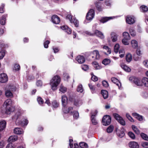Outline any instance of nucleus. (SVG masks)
<instances>
[{
    "label": "nucleus",
    "instance_id": "obj_1",
    "mask_svg": "<svg viewBox=\"0 0 148 148\" xmlns=\"http://www.w3.org/2000/svg\"><path fill=\"white\" fill-rule=\"evenodd\" d=\"M130 81L138 86H141L143 85L146 87H148V78L146 77H143L141 80L137 78L130 77Z\"/></svg>",
    "mask_w": 148,
    "mask_h": 148
},
{
    "label": "nucleus",
    "instance_id": "obj_2",
    "mask_svg": "<svg viewBox=\"0 0 148 148\" xmlns=\"http://www.w3.org/2000/svg\"><path fill=\"white\" fill-rule=\"evenodd\" d=\"M60 82V78L59 76L56 75L53 77L50 82L51 88L53 90L57 89V87Z\"/></svg>",
    "mask_w": 148,
    "mask_h": 148
},
{
    "label": "nucleus",
    "instance_id": "obj_3",
    "mask_svg": "<svg viewBox=\"0 0 148 148\" xmlns=\"http://www.w3.org/2000/svg\"><path fill=\"white\" fill-rule=\"evenodd\" d=\"M111 118L109 115H106L103 116L102 120L103 124L105 126L109 125L111 122Z\"/></svg>",
    "mask_w": 148,
    "mask_h": 148
},
{
    "label": "nucleus",
    "instance_id": "obj_4",
    "mask_svg": "<svg viewBox=\"0 0 148 148\" xmlns=\"http://www.w3.org/2000/svg\"><path fill=\"white\" fill-rule=\"evenodd\" d=\"M113 116L114 118L121 125H125V122L123 118L118 114L113 113Z\"/></svg>",
    "mask_w": 148,
    "mask_h": 148
},
{
    "label": "nucleus",
    "instance_id": "obj_5",
    "mask_svg": "<svg viewBox=\"0 0 148 148\" xmlns=\"http://www.w3.org/2000/svg\"><path fill=\"white\" fill-rule=\"evenodd\" d=\"M8 77L6 74L5 73L0 74V82L4 83L8 81Z\"/></svg>",
    "mask_w": 148,
    "mask_h": 148
},
{
    "label": "nucleus",
    "instance_id": "obj_6",
    "mask_svg": "<svg viewBox=\"0 0 148 148\" xmlns=\"http://www.w3.org/2000/svg\"><path fill=\"white\" fill-rule=\"evenodd\" d=\"M97 110L95 111L94 113H93L92 112H91V120L92 123L93 125H96L98 123L97 121L96 120L95 118V116L97 114Z\"/></svg>",
    "mask_w": 148,
    "mask_h": 148
},
{
    "label": "nucleus",
    "instance_id": "obj_7",
    "mask_svg": "<svg viewBox=\"0 0 148 148\" xmlns=\"http://www.w3.org/2000/svg\"><path fill=\"white\" fill-rule=\"evenodd\" d=\"M51 20L53 23L55 24H58L60 21V19L57 15H54L51 17Z\"/></svg>",
    "mask_w": 148,
    "mask_h": 148
},
{
    "label": "nucleus",
    "instance_id": "obj_8",
    "mask_svg": "<svg viewBox=\"0 0 148 148\" xmlns=\"http://www.w3.org/2000/svg\"><path fill=\"white\" fill-rule=\"evenodd\" d=\"M76 59L78 62L80 64L82 63L85 61V59L84 56L80 55L77 56Z\"/></svg>",
    "mask_w": 148,
    "mask_h": 148
},
{
    "label": "nucleus",
    "instance_id": "obj_9",
    "mask_svg": "<svg viewBox=\"0 0 148 148\" xmlns=\"http://www.w3.org/2000/svg\"><path fill=\"white\" fill-rule=\"evenodd\" d=\"M116 130L117 134L121 138L124 136L125 133L123 130L116 128Z\"/></svg>",
    "mask_w": 148,
    "mask_h": 148
},
{
    "label": "nucleus",
    "instance_id": "obj_10",
    "mask_svg": "<svg viewBox=\"0 0 148 148\" xmlns=\"http://www.w3.org/2000/svg\"><path fill=\"white\" fill-rule=\"evenodd\" d=\"M111 81L118 86L119 89H120L121 86V84L117 79L115 77H112L111 78Z\"/></svg>",
    "mask_w": 148,
    "mask_h": 148
},
{
    "label": "nucleus",
    "instance_id": "obj_11",
    "mask_svg": "<svg viewBox=\"0 0 148 148\" xmlns=\"http://www.w3.org/2000/svg\"><path fill=\"white\" fill-rule=\"evenodd\" d=\"M12 101L10 99H7L4 102V106L5 107H12Z\"/></svg>",
    "mask_w": 148,
    "mask_h": 148
},
{
    "label": "nucleus",
    "instance_id": "obj_12",
    "mask_svg": "<svg viewBox=\"0 0 148 148\" xmlns=\"http://www.w3.org/2000/svg\"><path fill=\"white\" fill-rule=\"evenodd\" d=\"M16 123H18V125H20L21 126H23L25 125H26L28 123V121L27 120L25 119L23 121L18 122V120L17 119L16 121Z\"/></svg>",
    "mask_w": 148,
    "mask_h": 148
},
{
    "label": "nucleus",
    "instance_id": "obj_13",
    "mask_svg": "<svg viewBox=\"0 0 148 148\" xmlns=\"http://www.w3.org/2000/svg\"><path fill=\"white\" fill-rule=\"evenodd\" d=\"M62 106H66L67 103L68 99L65 95H62Z\"/></svg>",
    "mask_w": 148,
    "mask_h": 148
},
{
    "label": "nucleus",
    "instance_id": "obj_14",
    "mask_svg": "<svg viewBox=\"0 0 148 148\" xmlns=\"http://www.w3.org/2000/svg\"><path fill=\"white\" fill-rule=\"evenodd\" d=\"M111 38L113 42H115L117 40L116 34L114 32H112L110 34Z\"/></svg>",
    "mask_w": 148,
    "mask_h": 148
},
{
    "label": "nucleus",
    "instance_id": "obj_15",
    "mask_svg": "<svg viewBox=\"0 0 148 148\" xmlns=\"http://www.w3.org/2000/svg\"><path fill=\"white\" fill-rule=\"evenodd\" d=\"M66 106H63V107L62 108L63 112L65 113H68L70 111H71L73 109V108L70 107L68 108L66 107Z\"/></svg>",
    "mask_w": 148,
    "mask_h": 148
},
{
    "label": "nucleus",
    "instance_id": "obj_16",
    "mask_svg": "<svg viewBox=\"0 0 148 148\" xmlns=\"http://www.w3.org/2000/svg\"><path fill=\"white\" fill-rule=\"evenodd\" d=\"M115 18L114 16L106 17L103 18L100 21V22L104 23L109 20Z\"/></svg>",
    "mask_w": 148,
    "mask_h": 148
},
{
    "label": "nucleus",
    "instance_id": "obj_17",
    "mask_svg": "<svg viewBox=\"0 0 148 148\" xmlns=\"http://www.w3.org/2000/svg\"><path fill=\"white\" fill-rule=\"evenodd\" d=\"M6 122L5 121H2L0 122V132L2 131L6 127Z\"/></svg>",
    "mask_w": 148,
    "mask_h": 148
},
{
    "label": "nucleus",
    "instance_id": "obj_18",
    "mask_svg": "<svg viewBox=\"0 0 148 148\" xmlns=\"http://www.w3.org/2000/svg\"><path fill=\"white\" fill-rule=\"evenodd\" d=\"M95 34L98 37L101 39L104 38V36L103 34L100 31L96 30L95 32Z\"/></svg>",
    "mask_w": 148,
    "mask_h": 148
},
{
    "label": "nucleus",
    "instance_id": "obj_19",
    "mask_svg": "<svg viewBox=\"0 0 148 148\" xmlns=\"http://www.w3.org/2000/svg\"><path fill=\"white\" fill-rule=\"evenodd\" d=\"M14 133L17 134H20L23 133V131L21 128L17 127L14 129Z\"/></svg>",
    "mask_w": 148,
    "mask_h": 148
},
{
    "label": "nucleus",
    "instance_id": "obj_20",
    "mask_svg": "<svg viewBox=\"0 0 148 148\" xmlns=\"http://www.w3.org/2000/svg\"><path fill=\"white\" fill-rule=\"evenodd\" d=\"M61 28L62 30H64L65 32L69 34H71V29L69 28L67 26L63 25L61 27Z\"/></svg>",
    "mask_w": 148,
    "mask_h": 148
},
{
    "label": "nucleus",
    "instance_id": "obj_21",
    "mask_svg": "<svg viewBox=\"0 0 148 148\" xmlns=\"http://www.w3.org/2000/svg\"><path fill=\"white\" fill-rule=\"evenodd\" d=\"M18 139L17 136H11L8 138V140L10 143L16 141Z\"/></svg>",
    "mask_w": 148,
    "mask_h": 148
},
{
    "label": "nucleus",
    "instance_id": "obj_22",
    "mask_svg": "<svg viewBox=\"0 0 148 148\" xmlns=\"http://www.w3.org/2000/svg\"><path fill=\"white\" fill-rule=\"evenodd\" d=\"M132 115L139 121H142L143 120V117L136 113H132Z\"/></svg>",
    "mask_w": 148,
    "mask_h": 148
},
{
    "label": "nucleus",
    "instance_id": "obj_23",
    "mask_svg": "<svg viewBox=\"0 0 148 148\" xmlns=\"http://www.w3.org/2000/svg\"><path fill=\"white\" fill-rule=\"evenodd\" d=\"M82 101L78 99H75L74 101V104L77 106H78L82 104Z\"/></svg>",
    "mask_w": 148,
    "mask_h": 148
},
{
    "label": "nucleus",
    "instance_id": "obj_24",
    "mask_svg": "<svg viewBox=\"0 0 148 148\" xmlns=\"http://www.w3.org/2000/svg\"><path fill=\"white\" fill-rule=\"evenodd\" d=\"M130 147L132 148H138L139 145L136 142H130Z\"/></svg>",
    "mask_w": 148,
    "mask_h": 148
},
{
    "label": "nucleus",
    "instance_id": "obj_25",
    "mask_svg": "<svg viewBox=\"0 0 148 148\" xmlns=\"http://www.w3.org/2000/svg\"><path fill=\"white\" fill-rule=\"evenodd\" d=\"M6 110L5 113L7 114H10L11 112L14 110V108L12 107H5Z\"/></svg>",
    "mask_w": 148,
    "mask_h": 148
},
{
    "label": "nucleus",
    "instance_id": "obj_26",
    "mask_svg": "<svg viewBox=\"0 0 148 148\" xmlns=\"http://www.w3.org/2000/svg\"><path fill=\"white\" fill-rule=\"evenodd\" d=\"M101 94L104 99H107L108 97V92L106 90H102L101 91Z\"/></svg>",
    "mask_w": 148,
    "mask_h": 148
},
{
    "label": "nucleus",
    "instance_id": "obj_27",
    "mask_svg": "<svg viewBox=\"0 0 148 148\" xmlns=\"http://www.w3.org/2000/svg\"><path fill=\"white\" fill-rule=\"evenodd\" d=\"M7 17L6 15H3L2 16L0 20V23L1 25H4L5 23V18Z\"/></svg>",
    "mask_w": 148,
    "mask_h": 148
},
{
    "label": "nucleus",
    "instance_id": "obj_28",
    "mask_svg": "<svg viewBox=\"0 0 148 148\" xmlns=\"http://www.w3.org/2000/svg\"><path fill=\"white\" fill-rule=\"evenodd\" d=\"M88 15L92 16L93 15L94 16V11L93 10L91 9L90 10L89 12H88L86 16V19H88L90 18V17H89Z\"/></svg>",
    "mask_w": 148,
    "mask_h": 148
},
{
    "label": "nucleus",
    "instance_id": "obj_29",
    "mask_svg": "<svg viewBox=\"0 0 148 148\" xmlns=\"http://www.w3.org/2000/svg\"><path fill=\"white\" fill-rule=\"evenodd\" d=\"M92 54L94 55L95 56V58L96 59H99L100 57L99 51L97 50L94 51Z\"/></svg>",
    "mask_w": 148,
    "mask_h": 148
},
{
    "label": "nucleus",
    "instance_id": "obj_30",
    "mask_svg": "<svg viewBox=\"0 0 148 148\" xmlns=\"http://www.w3.org/2000/svg\"><path fill=\"white\" fill-rule=\"evenodd\" d=\"M121 66L125 71L128 72L130 71V68L126 65L123 64H121Z\"/></svg>",
    "mask_w": 148,
    "mask_h": 148
},
{
    "label": "nucleus",
    "instance_id": "obj_31",
    "mask_svg": "<svg viewBox=\"0 0 148 148\" xmlns=\"http://www.w3.org/2000/svg\"><path fill=\"white\" fill-rule=\"evenodd\" d=\"M5 95L8 97H13L12 93L10 90H7L5 91Z\"/></svg>",
    "mask_w": 148,
    "mask_h": 148
},
{
    "label": "nucleus",
    "instance_id": "obj_32",
    "mask_svg": "<svg viewBox=\"0 0 148 148\" xmlns=\"http://www.w3.org/2000/svg\"><path fill=\"white\" fill-rule=\"evenodd\" d=\"M140 10L143 12H147L148 10V8L145 5H142L140 7Z\"/></svg>",
    "mask_w": 148,
    "mask_h": 148
},
{
    "label": "nucleus",
    "instance_id": "obj_33",
    "mask_svg": "<svg viewBox=\"0 0 148 148\" xmlns=\"http://www.w3.org/2000/svg\"><path fill=\"white\" fill-rule=\"evenodd\" d=\"M131 44L132 47L134 48H136L138 46V43L136 40H133L131 41Z\"/></svg>",
    "mask_w": 148,
    "mask_h": 148
},
{
    "label": "nucleus",
    "instance_id": "obj_34",
    "mask_svg": "<svg viewBox=\"0 0 148 148\" xmlns=\"http://www.w3.org/2000/svg\"><path fill=\"white\" fill-rule=\"evenodd\" d=\"M52 103L53 107L54 108H57L59 106V103L57 102L56 101L54 100L53 101Z\"/></svg>",
    "mask_w": 148,
    "mask_h": 148
},
{
    "label": "nucleus",
    "instance_id": "obj_35",
    "mask_svg": "<svg viewBox=\"0 0 148 148\" xmlns=\"http://www.w3.org/2000/svg\"><path fill=\"white\" fill-rule=\"evenodd\" d=\"M77 91L80 92H82L83 91V88L82 84H79L77 87Z\"/></svg>",
    "mask_w": 148,
    "mask_h": 148
},
{
    "label": "nucleus",
    "instance_id": "obj_36",
    "mask_svg": "<svg viewBox=\"0 0 148 148\" xmlns=\"http://www.w3.org/2000/svg\"><path fill=\"white\" fill-rule=\"evenodd\" d=\"M79 146L81 148H88L87 144L84 142H81L79 143Z\"/></svg>",
    "mask_w": 148,
    "mask_h": 148
},
{
    "label": "nucleus",
    "instance_id": "obj_37",
    "mask_svg": "<svg viewBox=\"0 0 148 148\" xmlns=\"http://www.w3.org/2000/svg\"><path fill=\"white\" fill-rule=\"evenodd\" d=\"M60 91L62 93H64L66 92L67 90L66 88L64 87L62 85L60 86V88L59 89Z\"/></svg>",
    "mask_w": 148,
    "mask_h": 148
},
{
    "label": "nucleus",
    "instance_id": "obj_38",
    "mask_svg": "<svg viewBox=\"0 0 148 148\" xmlns=\"http://www.w3.org/2000/svg\"><path fill=\"white\" fill-rule=\"evenodd\" d=\"M132 128L133 131L136 134H138L140 133L139 131L136 126L134 125H132Z\"/></svg>",
    "mask_w": 148,
    "mask_h": 148
},
{
    "label": "nucleus",
    "instance_id": "obj_39",
    "mask_svg": "<svg viewBox=\"0 0 148 148\" xmlns=\"http://www.w3.org/2000/svg\"><path fill=\"white\" fill-rule=\"evenodd\" d=\"M136 21L135 17L133 16H130V24L134 23Z\"/></svg>",
    "mask_w": 148,
    "mask_h": 148
},
{
    "label": "nucleus",
    "instance_id": "obj_40",
    "mask_svg": "<svg viewBox=\"0 0 148 148\" xmlns=\"http://www.w3.org/2000/svg\"><path fill=\"white\" fill-rule=\"evenodd\" d=\"M95 68L96 69H100V67L99 66V65L98 64L97 62H93L92 63Z\"/></svg>",
    "mask_w": 148,
    "mask_h": 148
},
{
    "label": "nucleus",
    "instance_id": "obj_41",
    "mask_svg": "<svg viewBox=\"0 0 148 148\" xmlns=\"http://www.w3.org/2000/svg\"><path fill=\"white\" fill-rule=\"evenodd\" d=\"M73 23L76 27H78L79 25V22L75 18H73V20H72V23Z\"/></svg>",
    "mask_w": 148,
    "mask_h": 148
},
{
    "label": "nucleus",
    "instance_id": "obj_42",
    "mask_svg": "<svg viewBox=\"0 0 148 148\" xmlns=\"http://www.w3.org/2000/svg\"><path fill=\"white\" fill-rule=\"evenodd\" d=\"M114 129V127L112 125H110L107 129V131L108 133H111L112 132Z\"/></svg>",
    "mask_w": 148,
    "mask_h": 148
},
{
    "label": "nucleus",
    "instance_id": "obj_43",
    "mask_svg": "<svg viewBox=\"0 0 148 148\" xmlns=\"http://www.w3.org/2000/svg\"><path fill=\"white\" fill-rule=\"evenodd\" d=\"M119 48V45L118 44H116L114 47V51L115 53H117Z\"/></svg>",
    "mask_w": 148,
    "mask_h": 148
},
{
    "label": "nucleus",
    "instance_id": "obj_44",
    "mask_svg": "<svg viewBox=\"0 0 148 148\" xmlns=\"http://www.w3.org/2000/svg\"><path fill=\"white\" fill-rule=\"evenodd\" d=\"M140 136L143 139L148 140V136L146 134L143 133H142L140 134Z\"/></svg>",
    "mask_w": 148,
    "mask_h": 148
},
{
    "label": "nucleus",
    "instance_id": "obj_45",
    "mask_svg": "<svg viewBox=\"0 0 148 148\" xmlns=\"http://www.w3.org/2000/svg\"><path fill=\"white\" fill-rule=\"evenodd\" d=\"M88 86L91 92L93 93L95 90V86L90 84H88Z\"/></svg>",
    "mask_w": 148,
    "mask_h": 148
},
{
    "label": "nucleus",
    "instance_id": "obj_46",
    "mask_svg": "<svg viewBox=\"0 0 148 148\" xmlns=\"http://www.w3.org/2000/svg\"><path fill=\"white\" fill-rule=\"evenodd\" d=\"M95 6L96 7L97 9L99 11H101L102 10V8H101V6L100 5L99 2L97 3H95Z\"/></svg>",
    "mask_w": 148,
    "mask_h": 148
},
{
    "label": "nucleus",
    "instance_id": "obj_47",
    "mask_svg": "<svg viewBox=\"0 0 148 148\" xmlns=\"http://www.w3.org/2000/svg\"><path fill=\"white\" fill-rule=\"evenodd\" d=\"M73 116L74 119H77L79 116V114L78 112L77 111H74L73 112Z\"/></svg>",
    "mask_w": 148,
    "mask_h": 148
},
{
    "label": "nucleus",
    "instance_id": "obj_48",
    "mask_svg": "<svg viewBox=\"0 0 148 148\" xmlns=\"http://www.w3.org/2000/svg\"><path fill=\"white\" fill-rule=\"evenodd\" d=\"M5 54V51L4 50L0 52V60L3 58Z\"/></svg>",
    "mask_w": 148,
    "mask_h": 148
},
{
    "label": "nucleus",
    "instance_id": "obj_49",
    "mask_svg": "<svg viewBox=\"0 0 148 148\" xmlns=\"http://www.w3.org/2000/svg\"><path fill=\"white\" fill-rule=\"evenodd\" d=\"M110 62V60L107 59H106L102 61V63L105 65H107Z\"/></svg>",
    "mask_w": 148,
    "mask_h": 148
},
{
    "label": "nucleus",
    "instance_id": "obj_50",
    "mask_svg": "<svg viewBox=\"0 0 148 148\" xmlns=\"http://www.w3.org/2000/svg\"><path fill=\"white\" fill-rule=\"evenodd\" d=\"M122 43L125 45H128L129 44L128 40L127 38H124L122 40Z\"/></svg>",
    "mask_w": 148,
    "mask_h": 148
},
{
    "label": "nucleus",
    "instance_id": "obj_51",
    "mask_svg": "<svg viewBox=\"0 0 148 148\" xmlns=\"http://www.w3.org/2000/svg\"><path fill=\"white\" fill-rule=\"evenodd\" d=\"M37 100L39 104H42L44 102L43 100L40 97H38L37 99Z\"/></svg>",
    "mask_w": 148,
    "mask_h": 148
},
{
    "label": "nucleus",
    "instance_id": "obj_52",
    "mask_svg": "<svg viewBox=\"0 0 148 148\" xmlns=\"http://www.w3.org/2000/svg\"><path fill=\"white\" fill-rule=\"evenodd\" d=\"M142 97L145 99H147L148 97V93L146 92H144L142 94Z\"/></svg>",
    "mask_w": 148,
    "mask_h": 148
},
{
    "label": "nucleus",
    "instance_id": "obj_53",
    "mask_svg": "<svg viewBox=\"0 0 148 148\" xmlns=\"http://www.w3.org/2000/svg\"><path fill=\"white\" fill-rule=\"evenodd\" d=\"M6 148H15V146L14 144L10 143L7 145Z\"/></svg>",
    "mask_w": 148,
    "mask_h": 148
},
{
    "label": "nucleus",
    "instance_id": "obj_54",
    "mask_svg": "<svg viewBox=\"0 0 148 148\" xmlns=\"http://www.w3.org/2000/svg\"><path fill=\"white\" fill-rule=\"evenodd\" d=\"M123 35L124 38H127V37L129 36V34L127 32H124L123 33Z\"/></svg>",
    "mask_w": 148,
    "mask_h": 148
},
{
    "label": "nucleus",
    "instance_id": "obj_55",
    "mask_svg": "<svg viewBox=\"0 0 148 148\" xmlns=\"http://www.w3.org/2000/svg\"><path fill=\"white\" fill-rule=\"evenodd\" d=\"M103 48L106 50H107V52L109 54H110L111 53V49L108 46H104L103 47Z\"/></svg>",
    "mask_w": 148,
    "mask_h": 148
},
{
    "label": "nucleus",
    "instance_id": "obj_56",
    "mask_svg": "<svg viewBox=\"0 0 148 148\" xmlns=\"http://www.w3.org/2000/svg\"><path fill=\"white\" fill-rule=\"evenodd\" d=\"M82 69L84 71H86L88 69V66L87 65H83L82 66Z\"/></svg>",
    "mask_w": 148,
    "mask_h": 148
},
{
    "label": "nucleus",
    "instance_id": "obj_57",
    "mask_svg": "<svg viewBox=\"0 0 148 148\" xmlns=\"http://www.w3.org/2000/svg\"><path fill=\"white\" fill-rule=\"evenodd\" d=\"M142 146L145 148H148V143L147 142H143L142 143Z\"/></svg>",
    "mask_w": 148,
    "mask_h": 148
},
{
    "label": "nucleus",
    "instance_id": "obj_58",
    "mask_svg": "<svg viewBox=\"0 0 148 148\" xmlns=\"http://www.w3.org/2000/svg\"><path fill=\"white\" fill-rule=\"evenodd\" d=\"M20 66L18 64H16L14 65V69L16 71H18L20 69Z\"/></svg>",
    "mask_w": 148,
    "mask_h": 148
},
{
    "label": "nucleus",
    "instance_id": "obj_59",
    "mask_svg": "<svg viewBox=\"0 0 148 148\" xmlns=\"http://www.w3.org/2000/svg\"><path fill=\"white\" fill-rule=\"evenodd\" d=\"M103 85L105 87H107L108 86V84L107 82L103 81L102 82Z\"/></svg>",
    "mask_w": 148,
    "mask_h": 148
},
{
    "label": "nucleus",
    "instance_id": "obj_60",
    "mask_svg": "<svg viewBox=\"0 0 148 148\" xmlns=\"http://www.w3.org/2000/svg\"><path fill=\"white\" fill-rule=\"evenodd\" d=\"M50 42L48 40L46 41L44 44V47L45 48H47L48 47V45L49 43Z\"/></svg>",
    "mask_w": 148,
    "mask_h": 148
},
{
    "label": "nucleus",
    "instance_id": "obj_61",
    "mask_svg": "<svg viewBox=\"0 0 148 148\" xmlns=\"http://www.w3.org/2000/svg\"><path fill=\"white\" fill-rule=\"evenodd\" d=\"M130 34L132 36H134L135 35V32L133 29H130Z\"/></svg>",
    "mask_w": 148,
    "mask_h": 148
},
{
    "label": "nucleus",
    "instance_id": "obj_62",
    "mask_svg": "<svg viewBox=\"0 0 148 148\" xmlns=\"http://www.w3.org/2000/svg\"><path fill=\"white\" fill-rule=\"evenodd\" d=\"M36 85L40 87L42 85V83L41 81L38 80L36 82Z\"/></svg>",
    "mask_w": 148,
    "mask_h": 148
},
{
    "label": "nucleus",
    "instance_id": "obj_63",
    "mask_svg": "<svg viewBox=\"0 0 148 148\" xmlns=\"http://www.w3.org/2000/svg\"><path fill=\"white\" fill-rule=\"evenodd\" d=\"M69 145L71 148H73V140L72 139H70L69 140Z\"/></svg>",
    "mask_w": 148,
    "mask_h": 148
},
{
    "label": "nucleus",
    "instance_id": "obj_64",
    "mask_svg": "<svg viewBox=\"0 0 148 148\" xmlns=\"http://www.w3.org/2000/svg\"><path fill=\"white\" fill-rule=\"evenodd\" d=\"M143 64L146 67L148 68V60L144 61Z\"/></svg>",
    "mask_w": 148,
    "mask_h": 148
}]
</instances>
